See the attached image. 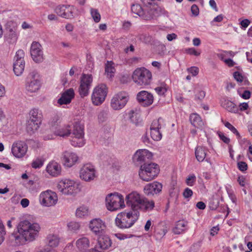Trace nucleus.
I'll use <instances>...</instances> for the list:
<instances>
[{
	"label": "nucleus",
	"mask_w": 252,
	"mask_h": 252,
	"mask_svg": "<svg viewBox=\"0 0 252 252\" xmlns=\"http://www.w3.org/2000/svg\"><path fill=\"white\" fill-rule=\"evenodd\" d=\"M132 78L137 85L146 86L150 84L152 75L148 69L145 67H140L133 71Z\"/></svg>",
	"instance_id": "7"
},
{
	"label": "nucleus",
	"mask_w": 252,
	"mask_h": 252,
	"mask_svg": "<svg viewBox=\"0 0 252 252\" xmlns=\"http://www.w3.org/2000/svg\"><path fill=\"white\" fill-rule=\"evenodd\" d=\"M73 123V122L71 124L55 127L53 130L54 134L62 137H68L72 132Z\"/></svg>",
	"instance_id": "21"
},
{
	"label": "nucleus",
	"mask_w": 252,
	"mask_h": 252,
	"mask_svg": "<svg viewBox=\"0 0 252 252\" xmlns=\"http://www.w3.org/2000/svg\"><path fill=\"white\" fill-rule=\"evenodd\" d=\"M153 154L151 152L146 149H140L137 150L133 157V159L135 161L141 163L152 158Z\"/></svg>",
	"instance_id": "23"
},
{
	"label": "nucleus",
	"mask_w": 252,
	"mask_h": 252,
	"mask_svg": "<svg viewBox=\"0 0 252 252\" xmlns=\"http://www.w3.org/2000/svg\"><path fill=\"white\" fill-rule=\"evenodd\" d=\"M11 22H7L6 26V33L5 34L4 38L6 41L10 44L15 43L17 40L18 36L14 27L10 28V24Z\"/></svg>",
	"instance_id": "25"
},
{
	"label": "nucleus",
	"mask_w": 252,
	"mask_h": 252,
	"mask_svg": "<svg viewBox=\"0 0 252 252\" xmlns=\"http://www.w3.org/2000/svg\"><path fill=\"white\" fill-rule=\"evenodd\" d=\"M139 217V212L131 210L122 212L117 215L115 219V223L120 228H128L135 223Z\"/></svg>",
	"instance_id": "3"
},
{
	"label": "nucleus",
	"mask_w": 252,
	"mask_h": 252,
	"mask_svg": "<svg viewBox=\"0 0 252 252\" xmlns=\"http://www.w3.org/2000/svg\"><path fill=\"white\" fill-rule=\"evenodd\" d=\"M76 245L80 251L85 252L90 247V241L88 238L84 237L78 239L76 241Z\"/></svg>",
	"instance_id": "34"
},
{
	"label": "nucleus",
	"mask_w": 252,
	"mask_h": 252,
	"mask_svg": "<svg viewBox=\"0 0 252 252\" xmlns=\"http://www.w3.org/2000/svg\"><path fill=\"white\" fill-rule=\"evenodd\" d=\"M98 236L97 245L95 247V249L96 251H99V249L102 250H106L111 246L112 243L108 236L103 235V234L98 235Z\"/></svg>",
	"instance_id": "27"
},
{
	"label": "nucleus",
	"mask_w": 252,
	"mask_h": 252,
	"mask_svg": "<svg viewBox=\"0 0 252 252\" xmlns=\"http://www.w3.org/2000/svg\"><path fill=\"white\" fill-rule=\"evenodd\" d=\"M25 62L14 61L13 63V71L17 76L21 75L25 68Z\"/></svg>",
	"instance_id": "37"
},
{
	"label": "nucleus",
	"mask_w": 252,
	"mask_h": 252,
	"mask_svg": "<svg viewBox=\"0 0 252 252\" xmlns=\"http://www.w3.org/2000/svg\"><path fill=\"white\" fill-rule=\"evenodd\" d=\"M165 126L164 120L159 118L154 120L150 126L151 136L155 141H159L162 138L161 129Z\"/></svg>",
	"instance_id": "14"
},
{
	"label": "nucleus",
	"mask_w": 252,
	"mask_h": 252,
	"mask_svg": "<svg viewBox=\"0 0 252 252\" xmlns=\"http://www.w3.org/2000/svg\"><path fill=\"white\" fill-rule=\"evenodd\" d=\"M113 64L114 63L112 61H107V63L105 65V73H107V76L110 78L114 76L115 72V69L113 66Z\"/></svg>",
	"instance_id": "41"
},
{
	"label": "nucleus",
	"mask_w": 252,
	"mask_h": 252,
	"mask_svg": "<svg viewBox=\"0 0 252 252\" xmlns=\"http://www.w3.org/2000/svg\"><path fill=\"white\" fill-rule=\"evenodd\" d=\"M125 200L126 205L130 207L132 211L147 212L153 210L155 207L153 201L149 200L136 191H132L126 195Z\"/></svg>",
	"instance_id": "1"
},
{
	"label": "nucleus",
	"mask_w": 252,
	"mask_h": 252,
	"mask_svg": "<svg viewBox=\"0 0 252 252\" xmlns=\"http://www.w3.org/2000/svg\"><path fill=\"white\" fill-rule=\"evenodd\" d=\"M159 172L158 165L155 163H145L139 171L140 178L143 181H149L154 179Z\"/></svg>",
	"instance_id": "6"
},
{
	"label": "nucleus",
	"mask_w": 252,
	"mask_h": 252,
	"mask_svg": "<svg viewBox=\"0 0 252 252\" xmlns=\"http://www.w3.org/2000/svg\"><path fill=\"white\" fill-rule=\"evenodd\" d=\"M15 242L18 245H22L25 244L26 242H29L28 238H26L20 231H18L17 234L13 235Z\"/></svg>",
	"instance_id": "40"
},
{
	"label": "nucleus",
	"mask_w": 252,
	"mask_h": 252,
	"mask_svg": "<svg viewBox=\"0 0 252 252\" xmlns=\"http://www.w3.org/2000/svg\"><path fill=\"white\" fill-rule=\"evenodd\" d=\"M218 134L220 139L224 143L228 144L230 142V139L226 137L223 133L219 132L218 133Z\"/></svg>",
	"instance_id": "58"
},
{
	"label": "nucleus",
	"mask_w": 252,
	"mask_h": 252,
	"mask_svg": "<svg viewBox=\"0 0 252 252\" xmlns=\"http://www.w3.org/2000/svg\"><path fill=\"white\" fill-rule=\"evenodd\" d=\"M186 53L190 55H194L195 56H199L201 54V52L197 51L194 48H188L185 50Z\"/></svg>",
	"instance_id": "55"
},
{
	"label": "nucleus",
	"mask_w": 252,
	"mask_h": 252,
	"mask_svg": "<svg viewBox=\"0 0 252 252\" xmlns=\"http://www.w3.org/2000/svg\"><path fill=\"white\" fill-rule=\"evenodd\" d=\"M41 83L39 75L34 72L28 76L26 84V90L29 93H35L41 88Z\"/></svg>",
	"instance_id": "12"
},
{
	"label": "nucleus",
	"mask_w": 252,
	"mask_h": 252,
	"mask_svg": "<svg viewBox=\"0 0 252 252\" xmlns=\"http://www.w3.org/2000/svg\"><path fill=\"white\" fill-rule=\"evenodd\" d=\"M162 185L157 181L147 184L144 188V192L147 195H153L161 191Z\"/></svg>",
	"instance_id": "22"
},
{
	"label": "nucleus",
	"mask_w": 252,
	"mask_h": 252,
	"mask_svg": "<svg viewBox=\"0 0 252 252\" xmlns=\"http://www.w3.org/2000/svg\"><path fill=\"white\" fill-rule=\"evenodd\" d=\"M220 105L222 107L229 112L237 113L239 111L238 107L234 102L225 98L221 99Z\"/></svg>",
	"instance_id": "29"
},
{
	"label": "nucleus",
	"mask_w": 252,
	"mask_h": 252,
	"mask_svg": "<svg viewBox=\"0 0 252 252\" xmlns=\"http://www.w3.org/2000/svg\"><path fill=\"white\" fill-rule=\"evenodd\" d=\"M166 227L163 225H158L155 230L154 236L157 239H160L167 233Z\"/></svg>",
	"instance_id": "38"
},
{
	"label": "nucleus",
	"mask_w": 252,
	"mask_h": 252,
	"mask_svg": "<svg viewBox=\"0 0 252 252\" xmlns=\"http://www.w3.org/2000/svg\"><path fill=\"white\" fill-rule=\"evenodd\" d=\"M221 123L224 125V126L229 129L233 133L236 135L237 139L241 138V135L236 128L233 126L230 123L228 122H226L223 120V119H221Z\"/></svg>",
	"instance_id": "42"
},
{
	"label": "nucleus",
	"mask_w": 252,
	"mask_h": 252,
	"mask_svg": "<svg viewBox=\"0 0 252 252\" xmlns=\"http://www.w3.org/2000/svg\"><path fill=\"white\" fill-rule=\"evenodd\" d=\"M191 12L194 16H197L199 13V9L198 6L195 4H193L191 7Z\"/></svg>",
	"instance_id": "60"
},
{
	"label": "nucleus",
	"mask_w": 252,
	"mask_h": 252,
	"mask_svg": "<svg viewBox=\"0 0 252 252\" xmlns=\"http://www.w3.org/2000/svg\"><path fill=\"white\" fill-rule=\"evenodd\" d=\"M68 229L71 231L76 232L79 230L80 228V224L79 222L76 221H71L67 224Z\"/></svg>",
	"instance_id": "44"
},
{
	"label": "nucleus",
	"mask_w": 252,
	"mask_h": 252,
	"mask_svg": "<svg viewBox=\"0 0 252 252\" xmlns=\"http://www.w3.org/2000/svg\"><path fill=\"white\" fill-rule=\"evenodd\" d=\"M237 182L242 187H245L246 185V178L243 176H240L238 177Z\"/></svg>",
	"instance_id": "64"
},
{
	"label": "nucleus",
	"mask_w": 252,
	"mask_h": 252,
	"mask_svg": "<svg viewBox=\"0 0 252 252\" xmlns=\"http://www.w3.org/2000/svg\"><path fill=\"white\" fill-rule=\"evenodd\" d=\"M128 118L130 121L133 123L135 122L139 117V114L136 110H131L128 114Z\"/></svg>",
	"instance_id": "50"
},
{
	"label": "nucleus",
	"mask_w": 252,
	"mask_h": 252,
	"mask_svg": "<svg viewBox=\"0 0 252 252\" xmlns=\"http://www.w3.org/2000/svg\"><path fill=\"white\" fill-rule=\"evenodd\" d=\"M108 117V112L102 110L98 114V120L99 123H103L107 121Z\"/></svg>",
	"instance_id": "46"
},
{
	"label": "nucleus",
	"mask_w": 252,
	"mask_h": 252,
	"mask_svg": "<svg viewBox=\"0 0 252 252\" xmlns=\"http://www.w3.org/2000/svg\"><path fill=\"white\" fill-rule=\"evenodd\" d=\"M25 56V53L23 50H18L16 53L14 58L15 61L18 62H25L24 57Z\"/></svg>",
	"instance_id": "49"
},
{
	"label": "nucleus",
	"mask_w": 252,
	"mask_h": 252,
	"mask_svg": "<svg viewBox=\"0 0 252 252\" xmlns=\"http://www.w3.org/2000/svg\"><path fill=\"white\" fill-rule=\"evenodd\" d=\"M43 165V161L42 159L37 158L34 160L32 164V167L35 169L39 168Z\"/></svg>",
	"instance_id": "53"
},
{
	"label": "nucleus",
	"mask_w": 252,
	"mask_h": 252,
	"mask_svg": "<svg viewBox=\"0 0 252 252\" xmlns=\"http://www.w3.org/2000/svg\"><path fill=\"white\" fill-rule=\"evenodd\" d=\"M46 170L51 176L56 177L61 175L62 167L59 163L53 161L48 163Z\"/></svg>",
	"instance_id": "26"
},
{
	"label": "nucleus",
	"mask_w": 252,
	"mask_h": 252,
	"mask_svg": "<svg viewBox=\"0 0 252 252\" xmlns=\"http://www.w3.org/2000/svg\"><path fill=\"white\" fill-rule=\"evenodd\" d=\"M93 81L91 74L83 73L80 77L78 92L81 97L87 96L92 87Z\"/></svg>",
	"instance_id": "11"
},
{
	"label": "nucleus",
	"mask_w": 252,
	"mask_h": 252,
	"mask_svg": "<svg viewBox=\"0 0 252 252\" xmlns=\"http://www.w3.org/2000/svg\"><path fill=\"white\" fill-rule=\"evenodd\" d=\"M42 115L38 109L33 108L29 112V120L30 121L41 124Z\"/></svg>",
	"instance_id": "33"
},
{
	"label": "nucleus",
	"mask_w": 252,
	"mask_h": 252,
	"mask_svg": "<svg viewBox=\"0 0 252 252\" xmlns=\"http://www.w3.org/2000/svg\"><path fill=\"white\" fill-rule=\"evenodd\" d=\"M108 93V88L104 84H100L93 90L91 99L93 103L96 106L101 104L105 100Z\"/></svg>",
	"instance_id": "9"
},
{
	"label": "nucleus",
	"mask_w": 252,
	"mask_h": 252,
	"mask_svg": "<svg viewBox=\"0 0 252 252\" xmlns=\"http://www.w3.org/2000/svg\"><path fill=\"white\" fill-rule=\"evenodd\" d=\"M207 152V148L200 146H197L195 149V156L197 161L199 162L206 161L210 162V158H206Z\"/></svg>",
	"instance_id": "28"
},
{
	"label": "nucleus",
	"mask_w": 252,
	"mask_h": 252,
	"mask_svg": "<svg viewBox=\"0 0 252 252\" xmlns=\"http://www.w3.org/2000/svg\"><path fill=\"white\" fill-rule=\"evenodd\" d=\"M168 90V87L165 83H162L160 86L155 89V91L159 95H164Z\"/></svg>",
	"instance_id": "43"
},
{
	"label": "nucleus",
	"mask_w": 252,
	"mask_h": 252,
	"mask_svg": "<svg viewBox=\"0 0 252 252\" xmlns=\"http://www.w3.org/2000/svg\"><path fill=\"white\" fill-rule=\"evenodd\" d=\"M74 10V8L73 6L70 5H65V11L63 18L67 19L73 18Z\"/></svg>",
	"instance_id": "45"
},
{
	"label": "nucleus",
	"mask_w": 252,
	"mask_h": 252,
	"mask_svg": "<svg viewBox=\"0 0 252 252\" xmlns=\"http://www.w3.org/2000/svg\"><path fill=\"white\" fill-rule=\"evenodd\" d=\"M30 52L32 58L35 62L39 63L43 61V53L39 43L33 42L31 46Z\"/></svg>",
	"instance_id": "18"
},
{
	"label": "nucleus",
	"mask_w": 252,
	"mask_h": 252,
	"mask_svg": "<svg viewBox=\"0 0 252 252\" xmlns=\"http://www.w3.org/2000/svg\"><path fill=\"white\" fill-rule=\"evenodd\" d=\"M65 11V5H59L57 6L55 9L56 13L60 16L64 17V12Z\"/></svg>",
	"instance_id": "52"
},
{
	"label": "nucleus",
	"mask_w": 252,
	"mask_h": 252,
	"mask_svg": "<svg viewBox=\"0 0 252 252\" xmlns=\"http://www.w3.org/2000/svg\"><path fill=\"white\" fill-rule=\"evenodd\" d=\"M137 100L141 105L146 107L151 105L154 101L153 94L146 91H142L137 94Z\"/></svg>",
	"instance_id": "20"
},
{
	"label": "nucleus",
	"mask_w": 252,
	"mask_h": 252,
	"mask_svg": "<svg viewBox=\"0 0 252 252\" xmlns=\"http://www.w3.org/2000/svg\"><path fill=\"white\" fill-rule=\"evenodd\" d=\"M39 199L41 205L51 207L56 204L58 201V196L55 192L47 190L40 194Z\"/></svg>",
	"instance_id": "13"
},
{
	"label": "nucleus",
	"mask_w": 252,
	"mask_h": 252,
	"mask_svg": "<svg viewBox=\"0 0 252 252\" xmlns=\"http://www.w3.org/2000/svg\"><path fill=\"white\" fill-rule=\"evenodd\" d=\"M72 134L70 140L72 146L81 147L85 145L84 126L78 120H75L73 121Z\"/></svg>",
	"instance_id": "5"
},
{
	"label": "nucleus",
	"mask_w": 252,
	"mask_h": 252,
	"mask_svg": "<svg viewBox=\"0 0 252 252\" xmlns=\"http://www.w3.org/2000/svg\"><path fill=\"white\" fill-rule=\"evenodd\" d=\"M188 222L184 220L177 221L173 228V232L175 234H180L185 232L188 229Z\"/></svg>",
	"instance_id": "30"
},
{
	"label": "nucleus",
	"mask_w": 252,
	"mask_h": 252,
	"mask_svg": "<svg viewBox=\"0 0 252 252\" xmlns=\"http://www.w3.org/2000/svg\"><path fill=\"white\" fill-rule=\"evenodd\" d=\"M105 204L107 210L111 212L123 209L126 207L123 195L118 192L108 194L105 198Z\"/></svg>",
	"instance_id": "4"
},
{
	"label": "nucleus",
	"mask_w": 252,
	"mask_h": 252,
	"mask_svg": "<svg viewBox=\"0 0 252 252\" xmlns=\"http://www.w3.org/2000/svg\"><path fill=\"white\" fill-rule=\"evenodd\" d=\"M41 124L28 120L27 123L26 130L30 134H33L39 128Z\"/></svg>",
	"instance_id": "39"
},
{
	"label": "nucleus",
	"mask_w": 252,
	"mask_h": 252,
	"mask_svg": "<svg viewBox=\"0 0 252 252\" xmlns=\"http://www.w3.org/2000/svg\"><path fill=\"white\" fill-rule=\"evenodd\" d=\"M74 91L72 88L65 91L61 94V97L57 101L58 106L69 104L74 98Z\"/></svg>",
	"instance_id": "24"
},
{
	"label": "nucleus",
	"mask_w": 252,
	"mask_h": 252,
	"mask_svg": "<svg viewBox=\"0 0 252 252\" xmlns=\"http://www.w3.org/2000/svg\"><path fill=\"white\" fill-rule=\"evenodd\" d=\"M28 151V145L22 141H17L13 143L11 152L16 158H20L25 156Z\"/></svg>",
	"instance_id": "16"
},
{
	"label": "nucleus",
	"mask_w": 252,
	"mask_h": 252,
	"mask_svg": "<svg viewBox=\"0 0 252 252\" xmlns=\"http://www.w3.org/2000/svg\"><path fill=\"white\" fill-rule=\"evenodd\" d=\"M127 93L122 91L115 94L111 99L110 107L114 110H120L123 109L129 100Z\"/></svg>",
	"instance_id": "10"
},
{
	"label": "nucleus",
	"mask_w": 252,
	"mask_h": 252,
	"mask_svg": "<svg viewBox=\"0 0 252 252\" xmlns=\"http://www.w3.org/2000/svg\"><path fill=\"white\" fill-rule=\"evenodd\" d=\"M205 96V93L203 91H199L196 93L195 95V99L201 100H202Z\"/></svg>",
	"instance_id": "59"
},
{
	"label": "nucleus",
	"mask_w": 252,
	"mask_h": 252,
	"mask_svg": "<svg viewBox=\"0 0 252 252\" xmlns=\"http://www.w3.org/2000/svg\"><path fill=\"white\" fill-rule=\"evenodd\" d=\"M118 239L120 240H125L127 238H129L132 237V235H127L125 234L117 233L115 234Z\"/></svg>",
	"instance_id": "63"
},
{
	"label": "nucleus",
	"mask_w": 252,
	"mask_h": 252,
	"mask_svg": "<svg viewBox=\"0 0 252 252\" xmlns=\"http://www.w3.org/2000/svg\"><path fill=\"white\" fill-rule=\"evenodd\" d=\"M189 121L191 125L194 127L201 129L204 128V122L197 114H191L189 117Z\"/></svg>",
	"instance_id": "32"
},
{
	"label": "nucleus",
	"mask_w": 252,
	"mask_h": 252,
	"mask_svg": "<svg viewBox=\"0 0 252 252\" xmlns=\"http://www.w3.org/2000/svg\"><path fill=\"white\" fill-rule=\"evenodd\" d=\"M138 39L141 42L147 44L150 42L151 37L145 34H141L138 35Z\"/></svg>",
	"instance_id": "54"
},
{
	"label": "nucleus",
	"mask_w": 252,
	"mask_h": 252,
	"mask_svg": "<svg viewBox=\"0 0 252 252\" xmlns=\"http://www.w3.org/2000/svg\"><path fill=\"white\" fill-rule=\"evenodd\" d=\"M95 177L96 171L92 164H85L80 169V177L81 179L86 182H90L94 180Z\"/></svg>",
	"instance_id": "15"
},
{
	"label": "nucleus",
	"mask_w": 252,
	"mask_h": 252,
	"mask_svg": "<svg viewBox=\"0 0 252 252\" xmlns=\"http://www.w3.org/2000/svg\"><path fill=\"white\" fill-rule=\"evenodd\" d=\"M61 159L64 166L71 167L77 162L78 156L74 152L65 151L62 153Z\"/></svg>",
	"instance_id": "17"
},
{
	"label": "nucleus",
	"mask_w": 252,
	"mask_h": 252,
	"mask_svg": "<svg viewBox=\"0 0 252 252\" xmlns=\"http://www.w3.org/2000/svg\"><path fill=\"white\" fill-rule=\"evenodd\" d=\"M5 234L4 226L3 224L0 222V245L4 240V236Z\"/></svg>",
	"instance_id": "57"
},
{
	"label": "nucleus",
	"mask_w": 252,
	"mask_h": 252,
	"mask_svg": "<svg viewBox=\"0 0 252 252\" xmlns=\"http://www.w3.org/2000/svg\"><path fill=\"white\" fill-rule=\"evenodd\" d=\"M183 195L185 199L189 201L193 195V191L189 188H186L183 192Z\"/></svg>",
	"instance_id": "51"
},
{
	"label": "nucleus",
	"mask_w": 252,
	"mask_h": 252,
	"mask_svg": "<svg viewBox=\"0 0 252 252\" xmlns=\"http://www.w3.org/2000/svg\"><path fill=\"white\" fill-rule=\"evenodd\" d=\"M46 243L51 247H57L59 243V238L57 235L50 234L46 238Z\"/></svg>",
	"instance_id": "36"
},
{
	"label": "nucleus",
	"mask_w": 252,
	"mask_h": 252,
	"mask_svg": "<svg viewBox=\"0 0 252 252\" xmlns=\"http://www.w3.org/2000/svg\"><path fill=\"white\" fill-rule=\"evenodd\" d=\"M17 230L28 238L29 242H32L38 237L40 226L37 223L24 220L19 222Z\"/></svg>",
	"instance_id": "2"
},
{
	"label": "nucleus",
	"mask_w": 252,
	"mask_h": 252,
	"mask_svg": "<svg viewBox=\"0 0 252 252\" xmlns=\"http://www.w3.org/2000/svg\"><path fill=\"white\" fill-rule=\"evenodd\" d=\"M57 188L62 194L66 195H74L80 191L79 185L73 180L67 179L60 181Z\"/></svg>",
	"instance_id": "8"
},
{
	"label": "nucleus",
	"mask_w": 252,
	"mask_h": 252,
	"mask_svg": "<svg viewBox=\"0 0 252 252\" xmlns=\"http://www.w3.org/2000/svg\"><path fill=\"white\" fill-rule=\"evenodd\" d=\"M238 168L242 172H244L248 169L247 164L244 161H239L237 163Z\"/></svg>",
	"instance_id": "56"
},
{
	"label": "nucleus",
	"mask_w": 252,
	"mask_h": 252,
	"mask_svg": "<svg viewBox=\"0 0 252 252\" xmlns=\"http://www.w3.org/2000/svg\"><path fill=\"white\" fill-rule=\"evenodd\" d=\"M189 72L192 74V76H196L199 72V69L196 66H192L188 69Z\"/></svg>",
	"instance_id": "62"
},
{
	"label": "nucleus",
	"mask_w": 252,
	"mask_h": 252,
	"mask_svg": "<svg viewBox=\"0 0 252 252\" xmlns=\"http://www.w3.org/2000/svg\"><path fill=\"white\" fill-rule=\"evenodd\" d=\"M234 79L239 82H242L243 80V77L242 74L238 71H235L233 73Z\"/></svg>",
	"instance_id": "61"
},
{
	"label": "nucleus",
	"mask_w": 252,
	"mask_h": 252,
	"mask_svg": "<svg viewBox=\"0 0 252 252\" xmlns=\"http://www.w3.org/2000/svg\"><path fill=\"white\" fill-rule=\"evenodd\" d=\"M89 228L95 235H101L104 232L105 223L100 219H94L90 221Z\"/></svg>",
	"instance_id": "19"
},
{
	"label": "nucleus",
	"mask_w": 252,
	"mask_h": 252,
	"mask_svg": "<svg viewBox=\"0 0 252 252\" xmlns=\"http://www.w3.org/2000/svg\"><path fill=\"white\" fill-rule=\"evenodd\" d=\"M196 181V177L194 174L189 175L186 180V184L189 186H193Z\"/></svg>",
	"instance_id": "47"
},
{
	"label": "nucleus",
	"mask_w": 252,
	"mask_h": 252,
	"mask_svg": "<svg viewBox=\"0 0 252 252\" xmlns=\"http://www.w3.org/2000/svg\"><path fill=\"white\" fill-rule=\"evenodd\" d=\"M91 13L95 22L98 23L100 21V15L97 9L92 8L91 9Z\"/></svg>",
	"instance_id": "48"
},
{
	"label": "nucleus",
	"mask_w": 252,
	"mask_h": 252,
	"mask_svg": "<svg viewBox=\"0 0 252 252\" xmlns=\"http://www.w3.org/2000/svg\"><path fill=\"white\" fill-rule=\"evenodd\" d=\"M90 214L89 208L86 206L82 205L77 208L75 212V216L80 219L85 218Z\"/></svg>",
	"instance_id": "35"
},
{
	"label": "nucleus",
	"mask_w": 252,
	"mask_h": 252,
	"mask_svg": "<svg viewBox=\"0 0 252 252\" xmlns=\"http://www.w3.org/2000/svg\"><path fill=\"white\" fill-rule=\"evenodd\" d=\"M131 10L132 13L139 16L142 19L145 20H149L153 17L151 15L146 14L145 12L140 4H133L131 5Z\"/></svg>",
	"instance_id": "31"
}]
</instances>
